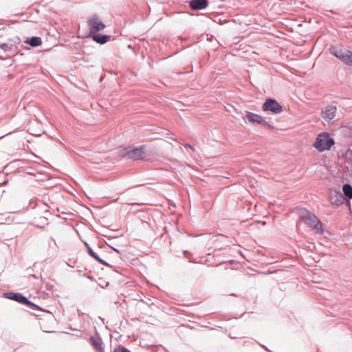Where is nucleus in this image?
Segmentation results:
<instances>
[{"mask_svg": "<svg viewBox=\"0 0 352 352\" xmlns=\"http://www.w3.org/2000/svg\"><path fill=\"white\" fill-rule=\"evenodd\" d=\"M12 46V45H9L8 43H2L0 45L1 49L5 52L10 51Z\"/></svg>", "mask_w": 352, "mask_h": 352, "instance_id": "obj_17", "label": "nucleus"}, {"mask_svg": "<svg viewBox=\"0 0 352 352\" xmlns=\"http://www.w3.org/2000/svg\"><path fill=\"white\" fill-rule=\"evenodd\" d=\"M185 146L188 147V148H189V149H190L192 151H193V152L195 151V148H194V147H193V146H192L191 145H190V144H186V145H185Z\"/></svg>", "mask_w": 352, "mask_h": 352, "instance_id": "obj_19", "label": "nucleus"}, {"mask_svg": "<svg viewBox=\"0 0 352 352\" xmlns=\"http://www.w3.org/2000/svg\"><path fill=\"white\" fill-rule=\"evenodd\" d=\"M344 197L338 192H331L329 200L330 203L336 206H340L344 201Z\"/></svg>", "mask_w": 352, "mask_h": 352, "instance_id": "obj_7", "label": "nucleus"}, {"mask_svg": "<svg viewBox=\"0 0 352 352\" xmlns=\"http://www.w3.org/2000/svg\"><path fill=\"white\" fill-rule=\"evenodd\" d=\"M109 38V36H105V35L101 36V35L98 34V35H94L93 36L94 41H96L97 43H101V44L107 43L108 41Z\"/></svg>", "mask_w": 352, "mask_h": 352, "instance_id": "obj_15", "label": "nucleus"}, {"mask_svg": "<svg viewBox=\"0 0 352 352\" xmlns=\"http://www.w3.org/2000/svg\"><path fill=\"white\" fill-rule=\"evenodd\" d=\"M300 219L306 225L315 230L318 233L322 232V224L317 217L306 209L302 210L300 214Z\"/></svg>", "mask_w": 352, "mask_h": 352, "instance_id": "obj_1", "label": "nucleus"}, {"mask_svg": "<svg viewBox=\"0 0 352 352\" xmlns=\"http://www.w3.org/2000/svg\"><path fill=\"white\" fill-rule=\"evenodd\" d=\"M333 144L334 141L330 138L329 133H321L318 135L314 146L319 152H322L330 150Z\"/></svg>", "mask_w": 352, "mask_h": 352, "instance_id": "obj_3", "label": "nucleus"}, {"mask_svg": "<svg viewBox=\"0 0 352 352\" xmlns=\"http://www.w3.org/2000/svg\"><path fill=\"white\" fill-rule=\"evenodd\" d=\"M25 43L29 44L32 47L40 46L42 44V40L40 37H32L30 40L25 41Z\"/></svg>", "mask_w": 352, "mask_h": 352, "instance_id": "obj_13", "label": "nucleus"}, {"mask_svg": "<svg viewBox=\"0 0 352 352\" xmlns=\"http://www.w3.org/2000/svg\"><path fill=\"white\" fill-rule=\"evenodd\" d=\"M89 254L100 263H104V261L89 248L88 247Z\"/></svg>", "mask_w": 352, "mask_h": 352, "instance_id": "obj_16", "label": "nucleus"}, {"mask_svg": "<svg viewBox=\"0 0 352 352\" xmlns=\"http://www.w3.org/2000/svg\"><path fill=\"white\" fill-rule=\"evenodd\" d=\"M245 119L250 122L257 124H261L264 121L263 118L261 116L252 112L246 113Z\"/></svg>", "mask_w": 352, "mask_h": 352, "instance_id": "obj_11", "label": "nucleus"}, {"mask_svg": "<svg viewBox=\"0 0 352 352\" xmlns=\"http://www.w3.org/2000/svg\"><path fill=\"white\" fill-rule=\"evenodd\" d=\"M336 114V107L335 106H327L322 112V117L327 121L333 119Z\"/></svg>", "mask_w": 352, "mask_h": 352, "instance_id": "obj_8", "label": "nucleus"}, {"mask_svg": "<svg viewBox=\"0 0 352 352\" xmlns=\"http://www.w3.org/2000/svg\"><path fill=\"white\" fill-rule=\"evenodd\" d=\"M89 26L91 33L99 32L105 28V25L96 17H92L90 19L89 21Z\"/></svg>", "mask_w": 352, "mask_h": 352, "instance_id": "obj_6", "label": "nucleus"}, {"mask_svg": "<svg viewBox=\"0 0 352 352\" xmlns=\"http://www.w3.org/2000/svg\"><path fill=\"white\" fill-rule=\"evenodd\" d=\"M342 191L345 197L348 199H352V187L349 184H344Z\"/></svg>", "mask_w": 352, "mask_h": 352, "instance_id": "obj_14", "label": "nucleus"}, {"mask_svg": "<svg viewBox=\"0 0 352 352\" xmlns=\"http://www.w3.org/2000/svg\"><path fill=\"white\" fill-rule=\"evenodd\" d=\"M113 352H130V351L124 347H119V348L115 349Z\"/></svg>", "mask_w": 352, "mask_h": 352, "instance_id": "obj_18", "label": "nucleus"}, {"mask_svg": "<svg viewBox=\"0 0 352 352\" xmlns=\"http://www.w3.org/2000/svg\"><path fill=\"white\" fill-rule=\"evenodd\" d=\"M189 5L192 10H202L208 6V1L207 0H191Z\"/></svg>", "mask_w": 352, "mask_h": 352, "instance_id": "obj_9", "label": "nucleus"}, {"mask_svg": "<svg viewBox=\"0 0 352 352\" xmlns=\"http://www.w3.org/2000/svg\"><path fill=\"white\" fill-rule=\"evenodd\" d=\"M148 156L145 146L139 147L130 146L124 154V157L127 159L134 160H144Z\"/></svg>", "mask_w": 352, "mask_h": 352, "instance_id": "obj_4", "label": "nucleus"}, {"mask_svg": "<svg viewBox=\"0 0 352 352\" xmlns=\"http://www.w3.org/2000/svg\"><path fill=\"white\" fill-rule=\"evenodd\" d=\"M262 109L263 111L278 114L283 111V107L276 100L268 98L263 104Z\"/></svg>", "mask_w": 352, "mask_h": 352, "instance_id": "obj_5", "label": "nucleus"}, {"mask_svg": "<svg viewBox=\"0 0 352 352\" xmlns=\"http://www.w3.org/2000/svg\"><path fill=\"white\" fill-rule=\"evenodd\" d=\"M329 52L344 64L352 67L351 51L346 50L342 45H337L331 46Z\"/></svg>", "mask_w": 352, "mask_h": 352, "instance_id": "obj_2", "label": "nucleus"}, {"mask_svg": "<svg viewBox=\"0 0 352 352\" xmlns=\"http://www.w3.org/2000/svg\"><path fill=\"white\" fill-rule=\"evenodd\" d=\"M13 295V297H12L11 298L12 299H14L15 300H16L17 302H21V303H23V304H25L29 307H35L36 309H38V307L35 305L34 303H32V302L29 301L25 296H23V295L20 294H12Z\"/></svg>", "mask_w": 352, "mask_h": 352, "instance_id": "obj_10", "label": "nucleus"}, {"mask_svg": "<svg viewBox=\"0 0 352 352\" xmlns=\"http://www.w3.org/2000/svg\"><path fill=\"white\" fill-rule=\"evenodd\" d=\"M91 341L96 350H97L98 352H104L103 348L102 346V342L100 338H95L91 337Z\"/></svg>", "mask_w": 352, "mask_h": 352, "instance_id": "obj_12", "label": "nucleus"}]
</instances>
